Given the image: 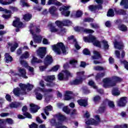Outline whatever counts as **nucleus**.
<instances>
[{"mask_svg": "<svg viewBox=\"0 0 128 128\" xmlns=\"http://www.w3.org/2000/svg\"><path fill=\"white\" fill-rule=\"evenodd\" d=\"M93 60H98V58H100V54L98 51H94V56H92Z\"/></svg>", "mask_w": 128, "mask_h": 128, "instance_id": "33", "label": "nucleus"}, {"mask_svg": "<svg viewBox=\"0 0 128 128\" xmlns=\"http://www.w3.org/2000/svg\"><path fill=\"white\" fill-rule=\"evenodd\" d=\"M74 30L76 32H86V34H94V31L92 30L86 28L84 29L78 26L74 27Z\"/></svg>", "mask_w": 128, "mask_h": 128, "instance_id": "13", "label": "nucleus"}, {"mask_svg": "<svg viewBox=\"0 0 128 128\" xmlns=\"http://www.w3.org/2000/svg\"><path fill=\"white\" fill-rule=\"evenodd\" d=\"M94 69L95 70H104V68L100 66H94Z\"/></svg>", "mask_w": 128, "mask_h": 128, "instance_id": "54", "label": "nucleus"}, {"mask_svg": "<svg viewBox=\"0 0 128 128\" xmlns=\"http://www.w3.org/2000/svg\"><path fill=\"white\" fill-rule=\"evenodd\" d=\"M5 122H7L8 124H14V120L10 118L5 119Z\"/></svg>", "mask_w": 128, "mask_h": 128, "instance_id": "51", "label": "nucleus"}, {"mask_svg": "<svg viewBox=\"0 0 128 128\" xmlns=\"http://www.w3.org/2000/svg\"><path fill=\"white\" fill-rule=\"evenodd\" d=\"M128 124H123L122 125H116L114 126V128H128Z\"/></svg>", "mask_w": 128, "mask_h": 128, "instance_id": "45", "label": "nucleus"}, {"mask_svg": "<svg viewBox=\"0 0 128 128\" xmlns=\"http://www.w3.org/2000/svg\"><path fill=\"white\" fill-rule=\"evenodd\" d=\"M8 46H11L10 50L11 52H14L16 50V48L18 47V43H14V44H12L11 43H8Z\"/></svg>", "mask_w": 128, "mask_h": 128, "instance_id": "30", "label": "nucleus"}, {"mask_svg": "<svg viewBox=\"0 0 128 128\" xmlns=\"http://www.w3.org/2000/svg\"><path fill=\"white\" fill-rule=\"evenodd\" d=\"M83 54L86 56H90V52L87 48H86L83 50Z\"/></svg>", "mask_w": 128, "mask_h": 128, "instance_id": "57", "label": "nucleus"}, {"mask_svg": "<svg viewBox=\"0 0 128 128\" xmlns=\"http://www.w3.org/2000/svg\"><path fill=\"white\" fill-rule=\"evenodd\" d=\"M50 125L52 126H56V128H68V127L62 126V123H56V120L54 119L51 120Z\"/></svg>", "mask_w": 128, "mask_h": 128, "instance_id": "17", "label": "nucleus"}, {"mask_svg": "<svg viewBox=\"0 0 128 128\" xmlns=\"http://www.w3.org/2000/svg\"><path fill=\"white\" fill-rule=\"evenodd\" d=\"M101 46L102 48L104 50H108L109 48L108 44V42L106 40H102L101 41Z\"/></svg>", "mask_w": 128, "mask_h": 128, "instance_id": "29", "label": "nucleus"}, {"mask_svg": "<svg viewBox=\"0 0 128 128\" xmlns=\"http://www.w3.org/2000/svg\"><path fill=\"white\" fill-rule=\"evenodd\" d=\"M72 94V92L70 91H66L65 92V100H70L72 97H70V94Z\"/></svg>", "mask_w": 128, "mask_h": 128, "instance_id": "35", "label": "nucleus"}, {"mask_svg": "<svg viewBox=\"0 0 128 128\" xmlns=\"http://www.w3.org/2000/svg\"><path fill=\"white\" fill-rule=\"evenodd\" d=\"M48 27L50 28L51 32H54L58 34H62L64 32V28H57L52 23H50L48 24Z\"/></svg>", "mask_w": 128, "mask_h": 128, "instance_id": "6", "label": "nucleus"}, {"mask_svg": "<svg viewBox=\"0 0 128 128\" xmlns=\"http://www.w3.org/2000/svg\"><path fill=\"white\" fill-rule=\"evenodd\" d=\"M0 12H4V14H3L2 15V16H12V12L10 10H8V9H4L2 8V7L0 6Z\"/></svg>", "mask_w": 128, "mask_h": 128, "instance_id": "21", "label": "nucleus"}, {"mask_svg": "<svg viewBox=\"0 0 128 128\" xmlns=\"http://www.w3.org/2000/svg\"><path fill=\"white\" fill-rule=\"evenodd\" d=\"M100 96H94V102H100Z\"/></svg>", "mask_w": 128, "mask_h": 128, "instance_id": "56", "label": "nucleus"}, {"mask_svg": "<svg viewBox=\"0 0 128 128\" xmlns=\"http://www.w3.org/2000/svg\"><path fill=\"white\" fill-rule=\"evenodd\" d=\"M23 114L25 116V118H32V114L28 112L24 113Z\"/></svg>", "mask_w": 128, "mask_h": 128, "instance_id": "53", "label": "nucleus"}, {"mask_svg": "<svg viewBox=\"0 0 128 128\" xmlns=\"http://www.w3.org/2000/svg\"><path fill=\"white\" fill-rule=\"evenodd\" d=\"M20 3L22 6H26V8H29L30 4L26 2V0H20Z\"/></svg>", "mask_w": 128, "mask_h": 128, "instance_id": "44", "label": "nucleus"}, {"mask_svg": "<svg viewBox=\"0 0 128 128\" xmlns=\"http://www.w3.org/2000/svg\"><path fill=\"white\" fill-rule=\"evenodd\" d=\"M30 58V53H28V52L26 51L20 57L19 62H20V58L22 60L23 62H24V59L22 58Z\"/></svg>", "mask_w": 128, "mask_h": 128, "instance_id": "31", "label": "nucleus"}, {"mask_svg": "<svg viewBox=\"0 0 128 128\" xmlns=\"http://www.w3.org/2000/svg\"><path fill=\"white\" fill-rule=\"evenodd\" d=\"M114 46L115 48H118V50H122L124 48V44L122 43H120L116 40V38L114 42Z\"/></svg>", "mask_w": 128, "mask_h": 128, "instance_id": "24", "label": "nucleus"}, {"mask_svg": "<svg viewBox=\"0 0 128 128\" xmlns=\"http://www.w3.org/2000/svg\"><path fill=\"white\" fill-rule=\"evenodd\" d=\"M55 24L58 28H62V26H64V22L58 20L55 22Z\"/></svg>", "mask_w": 128, "mask_h": 128, "instance_id": "49", "label": "nucleus"}, {"mask_svg": "<svg viewBox=\"0 0 128 128\" xmlns=\"http://www.w3.org/2000/svg\"><path fill=\"white\" fill-rule=\"evenodd\" d=\"M56 10H57V9H56V6H52L49 8L48 12L50 14H52V16H56Z\"/></svg>", "mask_w": 128, "mask_h": 128, "instance_id": "27", "label": "nucleus"}, {"mask_svg": "<svg viewBox=\"0 0 128 128\" xmlns=\"http://www.w3.org/2000/svg\"><path fill=\"white\" fill-rule=\"evenodd\" d=\"M78 116V112L76 110H74L71 114V116H73V118H76Z\"/></svg>", "mask_w": 128, "mask_h": 128, "instance_id": "59", "label": "nucleus"}, {"mask_svg": "<svg viewBox=\"0 0 128 128\" xmlns=\"http://www.w3.org/2000/svg\"><path fill=\"white\" fill-rule=\"evenodd\" d=\"M52 49L56 54H60L62 52L66 54V46L62 42H59L56 44L52 46Z\"/></svg>", "mask_w": 128, "mask_h": 128, "instance_id": "3", "label": "nucleus"}, {"mask_svg": "<svg viewBox=\"0 0 128 128\" xmlns=\"http://www.w3.org/2000/svg\"><path fill=\"white\" fill-rule=\"evenodd\" d=\"M68 76H72V74L66 70L65 71H62L58 74V80H62L68 78Z\"/></svg>", "mask_w": 128, "mask_h": 128, "instance_id": "8", "label": "nucleus"}, {"mask_svg": "<svg viewBox=\"0 0 128 128\" xmlns=\"http://www.w3.org/2000/svg\"><path fill=\"white\" fill-rule=\"evenodd\" d=\"M20 106V104L18 102H12L11 104H10V106L11 108H18Z\"/></svg>", "mask_w": 128, "mask_h": 128, "instance_id": "39", "label": "nucleus"}, {"mask_svg": "<svg viewBox=\"0 0 128 128\" xmlns=\"http://www.w3.org/2000/svg\"><path fill=\"white\" fill-rule=\"evenodd\" d=\"M21 90L19 88H16L14 90V94L15 96H18L20 94H26V90L28 88V90H32L34 88V85L28 84H19Z\"/></svg>", "mask_w": 128, "mask_h": 128, "instance_id": "2", "label": "nucleus"}, {"mask_svg": "<svg viewBox=\"0 0 128 128\" xmlns=\"http://www.w3.org/2000/svg\"><path fill=\"white\" fill-rule=\"evenodd\" d=\"M79 106H88V100L87 99H80L77 101Z\"/></svg>", "mask_w": 128, "mask_h": 128, "instance_id": "23", "label": "nucleus"}, {"mask_svg": "<svg viewBox=\"0 0 128 128\" xmlns=\"http://www.w3.org/2000/svg\"><path fill=\"white\" fill-rule=\"evenodd\" d=\"M20 64L24 68H26L29 70L30 72L32 73V74H34V68L30 67L28 65V62L26 61H23L22 58L20 59Z\"/></svg>", "mask_w": 128, "mask_h": 128, "instance_id": "16", "label": "nucleus"}, {"mask_svg": "<svg viewBox=\"0 0 128 128\" xmlns=\"http://www.w3.org/2000/svg\"><path fill=\"white\" fill-rule=\"evenodd\" d=\"M84 14V12L81 10H78L76 12L75 16H82Z\"/></svg>", "mask_w": 128, "mask_h": 128, "instance_id": "48", "label": "nucleus"}, {"mask_svg": "<svg viewBox=\"0 0 128 128\" xmlns=\"http://www.w3.org/2000/svg\"><path fill=\"white\" fill-rule=\"evenodd\" d=\"M52 62V58L50 56H47L44 60L45 66H40V71L44 72V70L46 68V66H50Z\"/></svg>", "mask_w": 128, "mask_h": 128, "instance_id": "7", "label": "nucleus"}, {"mask_svg": "<svg viewBox=\"0 0 128 128\" xmlns=\"http://www.w3.org/2000/svg\"><path fill=\"white\" fill-rule=\"evenodd\" d=\"M42 44H50V42L48 39L44 38L42 40Z\"/></svg>", "mask_w": 128, "mask_h": 128, "instance_id": "61", "label": "nucleus"}, {"mask_svg": "<svg viewBox=\"0 0 128 128\" xmlns=\"http://www.w3.org/2000/svg\"><path fill=\"white\" fill-rule=\"evenodd\" d=\"M63 112H66V114H68L70 112V110L68 109V106H65L63 108Z\"/></svg>", "mask_w": 128, "mask_h": 128, "instance_id": "55", "label": "nucleus"}, {"mask_svg": "<svg viewBox=\"0 0 128 128\" xmlns=\"http://www.w3.org/2000/svg\"><path fill=\"white\" fill-rule=\"evenodd\" d=\"M52 107L50 106H47L44 109V112L46 116H48V112H52Z\"/></svg>", "mask_w": 128, "mask_h": 128, "instance_id": "41", "label": "nucleus"}, {"mask_svg": "<svg viewBox=\"0 0 128 128\" xmlns=\"http://www.w3.org/2000/svg\"><path fill=\"white\" fill-rule=\"evenodd\" d=\"M9 8H10V10H12L13 12H18V9L16 7L10 6Z\"/></svg>", "mask_w": 128, "mask_h": 128, "instance_id": "58", "label": "nucleus"}, {"mask_svg": "<svg viewBox=\"0 0 128 128\" xmlns=\"http://www.w3.org/2000/svg\"><path fill=\"white\" fill-rule=\"evenodd\" d=\"M32 35L33 36V38L34 42H42V37L40 35H36V34L34 32H32Z\"/></svg>", "mask_w": 128, "mask_h": 128, "instance_id": "20", "label": "nucleus"}, {"mask_svg": "<svg viewBox=\"0 0 128 128\" xmlns=\"http://www.w3.org/2000/svg\"><path fill=\"white\" fill-rule=\"evenodd\" d=\"M30 110L32 114L37 112L38 110H40V107L36 105H34V104H30Z\"/></svg>", "mask_w": 128, "mask_h": 128, "instance_id": "22", "label": "nucleus"}, {"mask_svg": "<svg viewBox=\"0 0 128 128\" xmlns=\"http://www.w3.org/2000/svg\"><path fill=\"white\" fill-rule=\"evenodd\" d=\"M86 124L89 126H98V122H95V120L92 118L86 120Z\"/></svg>", "mask_w": 128, "mask_h": 128, "instance_id": "26", "label": "nucleus"}, {"mask_svg": "<svg viewBox=\"0 0 128 128\" xmlns=\"http://www.w3.org/2000/svg\"><path fill=\"white\" fill-rule=\"evenodd\" d=\"M84 72H77L78 78L73 81L74 84H82V76H84Z\"/></svg>", "mask_w": 128, "mask_h": 128, "instance_id": "11", "label": "nucleus"}, {"mask_svg": "<svg viewBox=\"0 0 128 128\" xmlns=\"http://www.w3.org/2000/svg\"><path fill=\"white\" fill-rule=\"evenodd\" d=\"M108 104L110 108H114V103L112 101H109L108 102Z\"/></svg>", "mask_w": 128, "mask_h": 128, "instance_id": "63", "label": "nucleus"}, {"mask_svg": "<svg viewBox=\"0 0 128 128\" xmlns=\"http://www.w3.org/2000/svg\"><path fill=\"white\" fill-rule=\"evenodd\" d=\"M76 64H78V61L76 60H72L70 61V64H72L74 66Z\"/></svg>", "mask_w": 128, "mask_h": 128, "instance_id": "60", "label": "nucleus"}, {"mask_svg": "<svg viewBox=\"0 0 128 128\" xmlns=\"http://www.w3.org/2000/svg\"><path fill=\"white\" fill-rule=\"evenodd\" d=\"M5 61L6 62L8 63V62H12V57L8 53L5 54Z\"/></svg>", "mask_w": 128, "mask_h": 128, "instance_id": "28", "label": "nucleus"}, {"mask_svg": "<svg viewBox=\"0 0 128 128\" xmlns=\"http://www.w3.org/2000/svg\"><path fill=\"white\" fill-rule=\"evenodd\" d=\"M68 10H70V6H64L59 8V10L61 12L62 16H70V11Z\"/></svg>", "mask_w": 128, "mask_h": 128, "instance_id": "10", "label": "nucleus"}, {"mask_svg": "<svg viewBox=\"0 0 128 128\" xmlns=\"http://www.w3.org/2000/svg\"><path fill=\"white\" fill-rule=\"evenodd\" d=\"M14 2H16V0H8V2L0 0V4H3V6H8V4H12Z\"/></svg>", "mask_w": 128, "mask_h": 128, "instance_id": "34", "label": "nucleus"}, {"mask_svg": "<svg viewBox=\"0 0 128 128\" xmlns=\"http://www.w3.org/2000/svg\"><path fill=\"white\" fill-rule=\"evenodd\" d=\"M120 6H124V8L128 10V0H122Z\"/></svg>", "mask_w": 128, "mask_h": 128, "instance_id": "37", "label": "nucleus"}, {"mask_svg": "<svg viewBox=\"0 0 128 128\" xmlns=\"http://www.w3.org/2000/svg\"><path fill=\"white\" fill-rule=\"evenodd\" d=\"M88 84L93 88H95L96 90L98 88V87L96 86V84H94V82L92 80H90L88 82Z\"/></svg>", "mask_w": 128, "mask_h": 128, "instance_id": "46", "label": "nucleus"}, {"mask_svg": "<svg viewBox=\"0 0 128 128\" xmlns=\"http://www.w3.org/2000/svg\"><path fill=\"white\" fill-rule=\"evenodd\" d=\"M89 10L91 12H96V10H102V6L100 4L98 5H90L88 6Z\"/></svg>", "mask_w": 128, "mask_h": 128, "instance_id": "18", "label": "nucleus"}, {"mask_svg": "<svg viewBox=\"0 0 128 128\" xmlns=\"http://www.w3.org/2000/svg\"><path fill=\"white\" fill-rule=\"evenodd\" d=\"M36 54L40 58H44L46 54V47H40L36 50Z\"/></svg>", "mask_w": 128, "mask_h": 128, "instance_id": "9", "label": "nucleus"}, {"mask_svg": "<svg viewBox=\"0 0 128 128\" xmlns=\"http://www.w3.org/2000/svg\"><path fill=\"white\" fill-rule=\"evenodd\" d=\"M38 92H52V90L51 88L44 90L42 88L38 87L34 90L36 98V100H42L44 96L42 94H40V93H38Z\"/></svg>", "mask_w": 128, "mask_h": 128, "instance_id": "5", "label": "nucleus"}, {"mask_svg": "<svg viewBox=\"0 0 128 128\" xmlns=\"http://www.w3.org/2000/svg\"><path fill=\"white\" fill-rule=\"evenodd\" d=\"M120 62L121 64H124V68H126V70H128V62L126 60H124L120 61Z\"/></svg>", "mask_w": 128, "mask_h": 128, "instance_id": "47", "label": "nucleus"}, {"mask_svg": "<svg viewBox=\"0 0 128 128\" xmlns=\"http://www.w3.org/2000/svg\"><path fill=\"white\" fill-rule=\"evenodd\" d=\"M58 68H60V66H56L52 68L51 70L52 72H56L58 70Z\"/></svg>", "mask_w": 128, "mask_h": 128, "instance_id": "62", "label": "nucleus"}, {"mask_svg": "<svg viewBox=\"0 0 128 128\" xmlns=\"http://www.w3.org/2000/svg\"><path fill=\"white\" fill-rule=\"evenodd\" d=\"M115 12L116 14H120V16H126V12L122 9L118 10H115Z\"/></svg>", "mask_w": 128, "mask_h": 128, "instance_id": "36", "label": "nucleus"}, {"mask_svg": "<svg viewBox=\"0 0 128 128\" xmlns=\"http://www.w3.org/2000/svg\"><path fill=\"white\" fill-rule=\"evenodd\" d=\"M84 40L85 42H92L95 46L102 48V42H100L94 36L90 35L88 37H84Z\"/></svg>", "mask_w": 128, "mask_h": 128, "instance_id": "4", "label": "nucleus"}, {"mask_svg": "<svg viewBox=\"0 0 128 128\" xmlns=\"http://www.w3.org/2000/svg\"><path fill=\"white\" fill-rule=\"evenodd\" d=\"M103 76H104V73H99L96 76V80H98V78H102Z\"/></svg>", "mask_w": 128, "mask_h": 128, "instance_id": "52", "label": "nucleus"}, {"mask_svg": "<svg viewBox=\"0 0 128 128\" xmlns=\"http://www.w3.org/2000/svg\"><path fill=\"white\" fill-rule=\"evenodd\" d=\"M128 98L126 96H123L117 101V106L120 108H124V106H126Z\"/></svg>", "mask_w": 128, "mask_h": 128, "instance_id": "12", "label": "nucleus"}, {"mask_svg": "<svg viewBox=\"0 0 128 128\" xmlns=\"http://www.w3.org/2000/svg\"><path fill=\"white\" fill-rule=\"evenodd\" d=\"M106 16H114V9H109L107 12Z\"/></svg>", "mask_w": 128, "mask_h": 128, "instance_id": "40", "label": "nucleus"}, {"mask_svg": "<svg viewBox=\"0 0 128 128\" xmlns=\"http://www.w3.org/2000/svg\"><path fill=\"white\" fill-rule=\"evenodd\" d=\"M118 30L121 32H128V26L124 24H121L118 26Z\"/></svg>", "mask_w": 128, "mask_h": 128, "instance_id": "38", "label": "nucleus"}, {"mask_svg": "<svg viewBox=\"0 0 128 128\" xmlns=\"http://www.w3.org/2000/svg\"><path fill=\"white\" fill-rule=\"evenodd\" d=\"M56 118H58L59 122H64L66 120V116L60 114H56Z\"/></svg>", "mask_w": 128, "mask_h": 128, "instance_id": "32", "label": "nucleus"}, {"mask_svg": "<svg viewBox=\"0 0 128 128\" xmlns=\"http://www.w3.org/2000/svg\"><path fill=\"white\" fill-rule=\"evenodd\" d=\"M54 80H56V76H48L46 80V82H50V84L48 83L47 86H54V83L52 82V81Z\"/></svg>", "mask_w": 128, "mask_h": 128, "instance_id": "19", "label": "nucleus"}, {"mask_svg": "<svg viewBox=\"0 0 128 128\" xmlns=\"http://www.w3.org/2000/svg\"><path fill=\"white\" fill-rule=\"evenodd\" d=\"M30 128H38V124L33 123L31 125L29 126Z\"/></svg>", "mask_w": 128, "mask_h": 128, "instance_id": "64", "label": "nucleus"}, {"mask_svg": "<svg viewBox=\"0 0 128 128\" xmlns=\"http://www.w3.org/2000/svg\"><path fill=\"white\" fill-rule=\"evenodd\" d=\"M42 60L38 59L34 56H33L31 60L32 64H42Z\"/></svg>", "mask_w": 128, "mask_h": 128, "instance_id": "25", "label": "nucleus"}, {"mask_svg": "<svg viewBox=\"0 0 128 128\" xmlns=\"http://www.w3.org/2000/svg\"><path fill=\"white\" fill-rule=\"evenodd\" d=\"M122 79L116 76H113L112 78H105L103 79V86L105 88H112L116 86V82H122Z\"/></svg>", "mask_w": 128, "mask_h": 128, "instance_id": "1", "label": "nucleus"}, {"mask_svg": "<svg viewBox=\"0 0 128 128\" xmlns=\"http://www.w3.org/2000/svg\"><path fill=\"white\" fill-rule=\"evenodd\" d=\"M94 118H95V122H98V126L100 124V116L98 115H96L94 116Z\"/></svg>", "mask_w": 128, "mask_h": 128, "instance_id": "50", "label": "nucleus"}, {"mask_svg": "<svg viewBox=\"0 0 128 128\" xmlns=\"http://www.w3.org/2000/svg\"><path fill=\"white\" fill-rule=\"evenodd\" d=\"M18 75L19 76H22V78H28V76H26V69L18 67Z\"/></svg>", "mask_w": 128, "mask_h": 128, "instance_id": "15", "label": "nucleus"}, {"mask_svg": "<svg viewBox=\"0 0 128 128\" xmlns=\"http://www.w3.org/2000/svg\"><path fill=\"white\" fill-rule=\"evenodd\" d=\"M63 25L64 26H72V22L69 20H65L63 22Z\"/></svg>", "mask_w": 128, "mask_h": 128, "instance_id": "43", "label": "nucleus"}, {"mask_svg": "<svg viewBox=\"0 0 128 128\" xmlns=\"http://www.w3.org/2000/svg\"><path fill=\"white\" fill-rule=\"evenodd\" d=\"M13 26L18 28H22L24 27V25L20 20V18H16L15 20L13 22Z\"/></svg>", "mask_w": 128, "mask_h": 128, "instance_id": "14", "label": "nucleus"}, {"mask_svg": "<svg viewBox=\"0 0 128 128\" xmlns=\"http://www.w3.org/2000/svg\"><path fill=\"white\" fill-rule=\"evenodd\" d=\"M112 94L113 96H120V92L118 89H114L112 91Z\"/></svg>", "mask_w": 128, "mask_h": 128, "instance_id": "42", "label": "nucleus"}]
</instances>
